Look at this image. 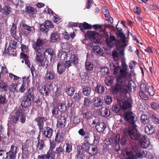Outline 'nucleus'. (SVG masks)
<instances>
[{
	"instance_id": "obj_36",
	"label": "nucleus",
	"mask_w": 159,
	"mask_h": 159,
	"mask_svg": "<svg viewBox=\"0 0 159 159\" xmlns=\"http://www.w3.org/2000/svg\"><path fill=\"white\" fill-rule=\"evenodd\" d=\"M111 69L114 72V74H117L120 68L119 66H116L113 63H111L110 64Z\"/></svg>"
},
{
	"instance_id": "obj_61",
	"label": "nucleus",
	"mask_w": 159,
	"mask_h": 159,
	"mask_svg": "<svg viewBox=\"0 0 159 159\" xmlns=\"http://www.w3.org/2000/svg\"><path fill=\"white\" fill-rule=\"evenodd\" d=\"M17 85H15L13 84H11L9 87V90L11 92H15V91H18V90L17 89Z\"/></svg>"
},
{
	"instance_id": "obj_24",
	"label": "nucleus",
	"mask_w": 159,
	"mask_h": 159,
	"mask_svg": "<svg viewBox=\"0 0 159 159\" xmlns=\"http://www.w3.org/2000/svg\"><path fill=\"white\" fill-rule=\"evenodd\" d=\"M94 90L95 92L97 93L102 94L105 92V89L103 86L98 84L95 87Z\"/></svg>"
},
{
	"instance_id": "obj_19",
	"label": "nucleus",
	"mask_w": 159,
	"mask_h": 159,
	"mask_svg": "<svg viewBox=\"0 0 159 159\" xmlns=\"http://www.w3.org/2000/svg\"><path fill=\"white\" fill-rule=\"evenodd\" d=\"M93 106L96 107H98L102 106L103 103L102 99L101 98L98 97L93 98Z\"/></svg>"
},
{
	"instance_id": "obj_52",
	"label": "nucleus",
	"mask_w": 159,
	"mask_h": 159,
	"mask_svg": "<svg viewBox=\"0 0 159 159\" xmlns=\"http://www.w3.org/2000/svg\"><path fill=\"white\" fill-rule=\"evenodd\" d=\"M70 60L71 61H72V63L74 64H76L78 62V59L77 56L74 54L71 55Z\"/></svg>"
},
{
	"instance_id": "obj_39",
	"label": "nucleus",
	"mask_w": 159,
	"mask_h": 159,
	"mask_svg": "<svg viewBox=\"0 0 159 159\" xmlns=\"http://www.w3.org/2000/svg\"><path fill=\"white\" fill-rule=\"evenodd\" d=\"M64 148L62 147L59 146V147L56 148L55 153H56L57 156H60L61 154L64 155Z\"/></svg>"
},
{
	"instance_id": "obj_11",
	"label": "nucleus",
	"mask_w": 159,
	"mask_h": 159,
	"mask_svg": "<svg viewBox=\"0 0 159 159\" xmlns=\"http://www.w3.org/2000/svg\"><path fill=\"white\" fill-rule=\"evenodd\" d=\"M46 72L45 74V78L48 80H52L55 77V73L52 68H46Z\"/></svg>"
},
{
	"instance_id": "obj_44",
	"label": "nucleus",
	"mask_w": 159,
	"mask_h": 159,
	"mask_svg": "<svg viewBox=\"0 0 159 159\" xmlns=\"http://www.w3.org/2000/svg\"><path fill=\"white\" fill-rule=\"evenodd\" d=\"M2 10L3 13L5 15H8L11 13V9L10 6H7L4 7Z\"/></svg>"
},
{
	"instance_id": "obj_35",
	"label": "nucleus",
	"mask_w": 159,
	"mask_h": 159,
	"mask_svg": "<svg viewBox=\"0 0 159 159\" xmlns=\"http://www.w3.org/2000/svg\"><path fill=\"white\" fill-rule=\"evenodd\" d=\"M67 94L69 96L72 95L74 93L75 90L73 87H67L65 89Z\"/></svg>"
},
{
	"instance_id": "obj_49",
	"label": "nucleus",
	"mask_w": 159,
	"mask_h": 159,
	"mask_svg": "<svg viewBox=\"0 0 159 159\" xmlns=\"http://www.w3.org/2000/svg\"><path fill=\"white\" fill-rule=\"evenodd\" d=\"M7 89L6 84L2 80H0V90L2 91H6L7 90Z\"/></svg>"
},
{
	"instance_id": "obj_34",
	"label": "nucleus",
	"mask_w": 159,
	"mask_h": 159,
	"mask_svg": "<svg viewBox=\"0 0 159 159\" xmlns=\"http://www.w3.org/2000/svg\"><path fill=\"white\" fill-rule=\"evenodd\" d=\"M30 136L31 137V138L34 139H38L39 136H40L39 133L36 132L35 130H33L31 131L29 133Z\"/></svg>"
},
{
	"instance_id": "obj_60",
	"label": "nucleus",
	"mask_w": 159,
	"mask_h": 159,
	"mask_svg": "<svg viewBox=\"0 0 159 159\" xmlns=\"http://www.w3.org/2000/svg\"><path fill=\"white\" fill-rule=\"evenodd\" d=\"M105 103L107 104H110L112 102L111 97L109 96H106L104 98Z\"/></svg>"
},
{
	"instance_id": "obj_4",
	"label": "nucleus",
	"mask_w": 159,
	"mask_h": 159,
	"mask_svg": "<svg viewBox=\"0 0 159 159\" xmlns=\"http://www.w3.org/2000/svg\"><path fill=\"white\" fill-rule=\"evenodd\" d=\"M130 87L127 85L125 81H123L120 77H116V83L115 84L111 87L112 93L116 94L118 93H122L126 94L129 89Z\"/></svg>"
},
{
	"instance_id": "obj_22",
	"label": "nucleus",
	"mask_w": 159,
	"mask_h": 159,
	"mask_svg": "<svg viewBox=\"0 0 159 159\" xmlns=\"http://www.w3.org/2000/svg\"><path fill=\"white\" fill-rule=\"evenodd\" d=\"M96 127L99 132H102L106 128V125L105 123L102 122L97 123Z\"/></svg>"
},
{
	"instance_id": "obj_16",
	"label": "nucleus",
	"mask_w": 159,
	"mask_h": 159,
	"mask_svg": "<svg viewBox=\"0 0 159 159\" xmlns=\"http://www.w3.org/2000/svg\"><path fill=\"white\" fill-rule=\"evenodd\" d=\"M87 34L90 39H93L95 43H98L99 42L98 34V33L94 31H89L87 32Z\"/></svg>"
},
{
	"instance_id": "obj_21",
	"label": "nucleus",
	"mask_w": 159,
	"mask_h": 159,
	"mask_svg": "<svg viewBox=\"0 0 159 159\" xmlns=\"http://www.w3.org/2000/svg\"><path fill=\"white\" fill-rule=\"evenodd\" d=\"M66 120L65 117L61 116L60 118L58 117L57 125L60 128H63L66 125Z\"/></svg>"
},
{
	"instance_id": "obj_28",
	"label": "nucleus",
	"mask_w": 159,
	"mask_h": 159,
	"mask_svg": "<svg viewBox=\"0 0 159 159\" xmlns=\"http://www.w3.org/2000/svg\"><path fill=\"white\" fill-rule=\"evenodd\" d=\"M46 121V119L44 117H39L38 118L37 120L38 125L40 130L43 129V122H45Z\"/></svg>"
},
{
	"instance_id": "obj_3",
	"label": "nucleus",
	"mask_w": 159,
	"mask_h": 159,
	"mask_svg": "<svg viewBox=\"0 0 159 159\" xmlns=\"http://www.w3.org/2000/svg\"><path fill=\"white\" fill-rule=\"evenodd\" d=\"M119 36L122 39V43H120L117 46V51L114 50L112 52V55L115 61L119 60L120 58L124 56V48L126 46L125 44L127 42L125 35L124 34L121 30L119 31Z\"/></svg>"
},
{
	"instance_id": "obj_43",
	"label": "nucleus",
	"mask_w": 159,
	"mask_h": 159,
	"mask_svg": "<svg viewBox=\"0 0 159 159\" xmlns=\"http://www.w3.org/2000/svg\"><path fill=\"white\" fill-rule=\"evenodd\" d=\"M91 88L90 87H86L83 89V92L84 94L86 96H89L90 94Z\"/></svg>"
},
{
	"instance_id": "obj_6",
	"label": "nucleus",
	"mask_w": 159,
	"mask_h": 159,
	"mask_svg": "<svg viewBox=\"0 0 159 159\" xmlns=\"http://www.w3.org/2000/svg\"><path fill=\"white\" fill-rule=\"evenodd\" d=\"M57 140H49L50 148L47 154L39 155L37 159H54L55 152L53 151L56 146V143Z\"/></svg>"
},
{
	"instance_id": "obj_1",
	"label": "nucleus",
	"mask_w": 159,
	"mask_h": 159,
	"mask_svg": "<svg viewBox=\"0 0 159 159\" xmlns=\"http://www.w3.org/2000/svg\"><path fill=\"white\" fill-rule=\"evenodd\" d=\"M134 116V113L130 111L125 112L124 114V119L130 123L129 127L124 130L125 135L131 139H146V135L140 134L138 132L136 125L135 124Z\"/></svg>"
},
{
	"instance_id": "obj_9",
	"label": "nucleus",
	"mask_w": 159,
	"mask_h": 159,
	"mask_svg": "<svg viewBox=\"0 0 159 159\" xmlns=\"http://www.w3.org/2000/svg\"><path fill=\"white\" fill-rule=\"evenodd\" d=\"M127 71L128 70H125L124 69H120V75L117 77H120L122 80V78H123L125 80L124 81H125L126 83H127V81H128L131 76V74L129 73Z\"/></svg>"
},
{
	"instance_id": "obj_45",
	"label": "nucleus",
	"mask_w": 159,
	"mask_h": 159,
	"mask_svg": "<svg viewBox=\"0 0 159 159\" xmlns=\"http://www.w3.org/2000/svg\"><path fill=\"white\" fill-rule=\"evenodd\" d=\"M17 46V42L14 40H11L10 41L8 48H11V50L12 48L16 49Z\"/></svg>"
},
{
	"instance_id": "obj_27",
	"label": "nucleus",
	"mask_w": 159,
	"mask_h": 159,
	"mask_svg": "<svg viewBox=\"0 0 159 159\" xmlns=\"http://www.w3.org/2000/svg\"><path fill=\"white\" fill-rule=\"evenodd\" d=\"M60 39V37L59 34L57 33H54L51 35V40L52 42L55 43L59 41Z\"/></svg>"
},
{
	"instance_id": "obj_55",
	"label": "nucleus",
	"mask_w": 159,
	"mask_h": 159,
	"mask_svg": "<svg viewBox=\"0 0 159 159\" xmlns=\"http://www.w3.org/2000/svg\"><path fill=\"white\" fill-rule=\"evenodd\" d=\"M151 107L152 109L155 111H157L159 109V103L155 102H152L151 104Z\"/></svg>"
},
{
	"instance_id": "obj_54",
	"label": "nucleus",
	"mask_w": 159,
	"mask_h": 159,
	"mask_svg": "<svg viewBox=\"0 0 159 159\" xmlns=\"http://www.w3.org/2000/svg\"><path fill=\"white\" fill-rule=\"evenodd\" d=\"M52 130L49 128V129H48L47 131H45L44 134L46 137L51 138L52 135Z\"/></svg>"
},
{
	"instance_id": "obj_53",
	"label": "nucleus",
	"mask_w": 159,
	"mask_h": 159,
	"mask_svg": "<svg viewBox=\"0 0 159 159\" xmlns=\"http://www.w3.org/2000/svg\"><path fill=\"white\" fill-rule=\"evenodd\" d=\"M68 52H59V55L60 56V60H64L66 59Z\"/></svg>"
},
{
	"instance_id": "obj_51",
	"label": "nucleus",
	"mask_w": 159,
	"mask_h": 159,
	"mask_svg": "<svg viewBox=\"0 0 159 159\" xmlns=\"http://www.w3.org/2000/svg\"><path fill=\"white\" fill-rule=\"evenodd\" d=\"M81 98V92L75 93L73 97V99L77 102H79Z\"/></svg>"
},
{
	"instance_id": "obj_20",
	"label": "nucleus",
	"mask_w": 159,
	"mask_h": 159,
	"mask_svg": "<svg viewBox=\"0 0 159 159\" xmlns=\"http://www.w3.org/2000/svg\"><path fill=\"white\" fill-rule=\"evenodd\" d=\"M145 130L147 134L150 135L155 132V129L153 125L149 124L145 127Z\"/></svg>"
},
{
	"instance_id": "obj_41",
	"label": "nucleus",
	"mask_w": 159,
	"mask_h": 159,
	"mask_svg": "<svg viewBox=\"0 0 159 159\" xmlns=\"http://www.w3.org/2000/svg\"><path fill=\"white\" fill-rule=\"evenodd\" d=\"M20 111V115L19 116V118H20V120L22 123H24L25 122L26 120V115L22 112L21 110H19Z\"/></svg>"
},
{
	"instance_id": "obj_12",
	"label": "nucleus",
	"mask_w": 159,
	"mask_h": 159,
	"mask_svg": "<svg viewBox=\"0 0 159 159\" xmlns=\"http://www.w3.org/2000/svg\"><path fill=\"white\" fill-rule=\"evenodd\" d=\"M119 104L121 108L124 110L130 108L132 106V103L129 99L124 101H120Z\"/></svg>"
},
{
	"instance_id": "obj_58",
	"label": "nucleus",
	"mask_w": 159,
	"mask_h": 159,
	"mask_svg": "<svg viewBox=\"0 0 159 159\" xmlns=\"http://www.w3.org/2000/svg\"><path fill=\"white\" fill-rule=\"evenodd\" d=\"M7 159H15L16 155L9 151L6 152Z\"/></svg>"
},
{
	"instance_id": "obj_33",
	"label": "nucleus",
	"mask_w": 159,
	"mask_h": 159,
	"mask_svg": "<svg viewBox=\"0 0 159 159\" xmlns=\"http://www.w3.org/2000/svg\"><path fill=\"white\" fill-rule=\"evenodd\" d=\"M90 157H87L85 156L83 153L78 151L76 156L75 159H88Z\"/></svg>"
},
{
	"instance_id": "obj_48",
	"label": "nucleus",
	"mask_w": 159,
	"mask_h": 159,
	"mask_svg": "<svg viewBox=\"0 0 159 159\" xmlns=\"http://www.w3.org/2000/svg\"><path fill=\"white\" fill-rule=\"evenodd\" d=\"M85 66L86 69L88 71H90L93 70V66L90 62L86 61Z\"/></svg>"
},
{
	"instance_id": "obj_5",
	"label": "nucleus",
	"mask_w": 159,
	"mask_h": 159,
	"mask_svg": "<svg viewBox=\"0 0 159 159\" xmlns=\"http://www.w3.org/2000/svg\"><path fill=\"white\" fill-rule=\"evenodd\" d=\"M129 143L131 144V148L133 152H135L136 158H143L146 157L147 155V152L146 150L142 149L140 145L138 143V141L137 143V141L138 140H130Z\"/></svg>"
},
{
	"instance_id": "obj_42",
	"label": "nucleus",
	"mask_w": 159,
	"mask_h": 159,
	"mask_svg": "<svg viewBox=\"0 0 159 159\" xmlns=\"http://www.w3.org/2000/svg\"><path fill=\"white\" fill-rule=\"evenodd\" d=\"M34 88H31L29 89L28 90V92L27 94L26 93L25 95L29 97L34 99Z\"/></svg>"
},
{
	"instance_id": "obj_56",
	"label": "nucleus",
	"mask_w": 159,
	"mask_h": 159,
	"mask_svg": "<svg viewBox=\"0 0 159 159\" xmlns=\"http://www.w3.org/2000/svg\"><path fill=\"white\" fill-rule=\"evenodd\" d=\"M18 149V147L12 145L11 146L10 149L9 151L16 155L17 153Z\"/></svg>"
},
{
	"instance_id": "obj_46",
	"label": "nucleus",
	"mask_w": 159,
	"mask_h": 159,
	"mask_svg": "<svg viewBox=\"0 0 159 159\" xmlns=\"http://www.w3.org/2000/svg\"><path fill=\"white\" fill-rule=\"evenodd\" d=\"M78 133L81 136H84V139L89 138L90 134L88 133H86L83 129H80Z\"/></svg>"
},
{
	"instance_id": "obj_14",
	"label": "nucleus",
	"mask_w": 159,
	"mask_h": 159,
	"mask_svg": "<svg viewBox=\"0 0 159 159\" xmlns=\"http://www.w3.org/2000/svg\"><path fill=\"white\" fill-rule=\"evenodd\" d=\"M23 31L25 34H31L34 32V28L33 26H30L26 24H23Z\"/></svg>"
},
{
	"instance_id": "obj_40",
	"label": "nucleus",
	"mask_w": 159,
	"mask_h": 159,
	"mask_svg": "<svg viewBox=\"0 0 159 159\" xmlns=\"http://www.w3.org/2000/svg\"><path fill=\"white\" fill-rule=\"evenodd\" d=\"M93 102V101L91 98L88 97H85L84 98V105L86 107L89 106Z\"/></svg>"
},
{
	"instance_id": "obj_13",
	"label": "nucleus",
	"mask_w": 159,
	"mask_h": 159,
	"mask_svg": "<svg viewBox=\"0 0 159 159\" xmlns=\"http://www.w3.org/2000/svg\"><path fill=\"white\" fill-rule=\"evenodd\" d=\"M16 26L15 24H13L10 30L11 35L16 39H18L21 37L20 33L19 32H16Z\"/></svg>"
},
{
	"instance_id": "obj_23",
	"label": "nucleus",
	"mask_w": 159,
	"mask_h": 159,
	"mask_svg": "<svg viewBox=\"0 0 159 159\" xmlns=\"http://www.w3.org/2000/svg\"><path fill=\"white\" fill-rule=\"evenodd\" d=\"M39 92L43 95H44L46 96L48 95L50 92V89L48 88L46 89L45 86H42L40 87L39 88Z\"/></svg>"
},
{
	"instance_id": "obj_30",
	"label": "nucleus",
	"mask_w": 159,
	"mask_h": 159,
	"mask_svg": "<svg viewBox=\"0 0 159 159\" xmlns=\"http://www.w3.org/2000/svg\"><path fill=\"white\" fill-rule=\"evenodd\" d=\"M149 117L148 116L144 114H143L141 116V122L143 124H147L149 122Z\"/></svg>"
},
{
	"instance_id": "obj_32",
	"label": "nucleus",
	"mask_w": 159,
	"mask_h": 159,
	"mask_svg": "<svg viewBox=\"0 0 159 159\" xmlns=\"http://www.w3.org/2000/svg\"><path fill=\"white\" fill-rule=\"evenodd\" d=\"M90 145L87 142L84 143L81 146V149H80L79 152H81L83 153L84 152H88V149L89 148Z\"/></svg>"
},
{
	"instance_id": "obj_57",
	"label": "nucleus",
	"mask_w": 159,
	"mask_h": 159,
	"mask_svg": "<svg viewBox=\"0 0 159 159\" xmlns=\"http://www.w3.org/2000/svg\"><path fill=\"white\" fill-rule=\"evenodd\" d=\"M28 84L23 82L22 85L19 89V91L21 93H24L28 87Z\"/></svg>"
},
{
	"instance_id": "obj_31",
	"label": "nucleus",
	"mask_w": 159,
	"mask_h": 159,
	"mask_svg": "<svg viewBox=\"0 0 159 159\" xmlns=\"http://www.w3.org/2000/svg\"><path fill=\"white\" fill-rule=\"evenodd\" d=\"M59 110L61 112H64L66 110V106L64 103L59 102L57 104V106Z\"/></svg>"
},
{
	"instance_id": "obj_37",
	"label": "nucleus",
	"mask_w": 159,
	"mask_h": 159,
	"mask_svg": "<svg viewBox=\"0 0 159 159\" xmlns=\"http://www.w3.org/2000/svg\"><path fill=\"white\" fill-rule=\"evenodd\" d=\"M44 141L43 140H38L36 148H38L39 150H41L44 147Z\"/></svg>"
},
{
	"instance_id": "obj_64",
	"label": "nucleus",
	"mask_w": 159,
	"mask_h": 159,
	"mask_svg": "<svg viewBox=\"0 0 159 159\" xmlns=\"http://www.w3.org/2000/svg\"><path fill=\"white\" fill-rule=\"evenodd\" d=\"M151 117L152 121L155 124H159V119L155 114L152 115Z\"/></svg>"
},
{
	"instance_id": "obj_63",
	"label": "nucleus",
	"mask_w": 159,
	"mask_h": 159,
	"mask_svg": "<svg viewBox=\"0 0 159 159\" xmlns=\"http://www.w3.org/2000/svg\"><path fill=\"white\" fill-rule=\"evenodd\" d=\"M47 28H53L54 27V25L52 24V22L50 20L46 21L44 23Z\"/></svg>"
},
{
	"instance_id": "obj_26",
	"label": "nucleus",
	"mask_w": 159,
	"mask_h": 159,
	"mask_svg": "<svg viewBox=\"0 0 159 159\" xmlns=\"http://www.w3.org/2000/svg\"><path fill=\"white\" fill-rule=\"evenodd\" d=\"M110 111L106 107L101 108L100 109V115L103 116H108L109 115Z\"/></svg>"
},
{
	"instance_id": "obj_38",
	"label": "nucleus",
	"mask_w": 159,
	"mask_h": 159,
	"mask_svg": "<svg viewBox=\"0 0 159 159\" xmlns=\"http://www.w3.org/2000/svg\"><path fill=\"white\" fill-rule=\"evenodd\" d=\"M125 157L127 159H137L135 156L133 155L132 152L126 151L125 152Z\"/></svg>"
},
{
	"instance_id": "obj_15",
	"label": "nucleus",
	"mask_w": 159,
	"mask_h": 159,
	"mask_svg": "<svg viewBox=\"0 0 159 159\" xmlns=\"http://www.w3.org/2000/svg\"><path fill=\"white\" fill-rule=\"evenodd\" d=\"M20 113L19 110H17L15 114L11 113L9 117L10 121L16 124V122L19 121V116L20 115Z\"/></svg>"
},
{
	"instance_id": "obj_47",
	"label": "nucleus",
	"mask_w": 159,
	"mask_h": 159,
	"mask_svg": "<svg viewBox=\"0 0 159 159\" xmlns=\"http://www.w3.org/2000/svg\"><path fill=\"white\" fill-rule=\"evenodd\" d=\"M95 52H96L98 54L101 55L102 54L103 50L101 48L98 46H94L93 48Z\"/></svg>"
},
{
	"instance_id": "obj_17",
	"label": "nucleus",
	"mask_w": 159,
	"mask_h": 159,
	"mask_svg": "<svg viewBox=\"0 0 159 159\" xmlns=\"http://www.w3.org/2000/svg\"><path fill=\"white\" fill-rule=\"evenodd\" d=\"M89 148L88 153L91 155L89 157L92 156L93 158L94 159V157L92 155H95L98 153V150L97 146L92 144L90 145Z\"/></svg>"
},
{
	"instance_id": "obj_25",
	"label": "nucleus",
	"mask_w": 159,
	"mask_h": 159,
	"mask_svg": "<svg viewBox=\"0 0 159 159\" xmlns=\"http://www.w3.org/2000/svg\"><path fill=\"white\" fill-rule=\"evenodd\" d=\"M62 51L67 52H69L70 49V45L69 43L65 42L61 44Z\"/></svg>"
},
{
	"instance_id": "obj_2",
	"label": "nucleus",
	"mask_w": 159,
	"mask_h": 159,
	"mask_svg": "<svg viewBox=\"0 0 159 159\" xmlns=\"http://www.w3.org/2000/svg\"><path fill=\"white\" fill-rule=\"evenodd\" d=\"M45 43L44 40L39 38L36 41H34L32 45L35 54V60L38 62H39L41 66L46 67L48 62L43 60V55L41 53L43 51V47L45 45Z\"/></svg>"
},
{
	"instance_id": "obj_59",
	"label": "nucleus",
	"mask_w": 159,
	"mask_h": 159,
	"mask_svg": "<svg viewBox=\"0 0 159 159\" xmlns=\"http://www.w3.org/2000/svg\"><path fill=\"white\" fill-rule=\"evenodd\" d=\"M7 102V100L5 96L2 95H0V104L4 105Z\"/></svg>"
},
{
	"instance_id": "obj_8",
	"label": "nucleus",
	"mask_w": 159,
	"mask_h": 159,
	"mask_svg": "<svg viewBox=\"0 0 159 159\" xmlns=\"http://www.w3.org/2000/svg\"><path fill=\"white\" fill-rule=\"evenodd\" d=\"M44 55L46 59H50L51 61H53L56 57L55 53L53 50L50 48L45 50L44 52Z\"/></svg>"
},
{
	"instance_id": "obj_18",
	"label": "nucleus",
	"mask_w": 159,
	"mask_h": 159,
	"mask_svg": "<svg viewBox=\"0 0 159 159\" xmlns=\"http://www.w3.org/2000/svg\"><path fill=\"white\" fill-rule=\"evenodd\" d=\"M64 63L61 62L57 65V72L59 74H62L66 70V66Z\"/></svg>"
},
{
	"instance_id": "obj_62",
	"label": "nucleus",
	"mask_w": 159,
	"mask_h": 159,
	"mask_svg": "<svg viewBox=\"0 0 159 159\" xmlns=\"http://www.w3.org/2000/svg\"><path fill=\"white\" fill-rule=\"evenodd\" d=\"M26 11L29 14H34L35 11L34 8L28 6L26 8Z\"/></svg>"
},
{
	"instance_id": "obj_50",
	"label": "nucleus",
	"mask_w": 159,
	"mask_h": 159,
	"mask_svg": "<svg viewBox=\"0 0 159 159\" xmlns=\"http://www.w3.org/2000/svg\"><path fill=\"white\" fill-rule=\"evenodd\" d=\"M101 73L102 75H105L110 73L108 68L105 67H102L101 68Z\"/></svg>"
},
{
	"instance_id": "obj_10",
	"label": "nucleus",
	"mask_w": 159,
	"mask_h": 159,
	"mask_svg": "<svg viewBox=\"0 0 159 159\" xmlns=\"http://www.w3.org/2000/svg\"><path fill=\"white\" fill-rule=\"evenodd\" d=\"M140 88L141 91H144L145 92L148 91L149 94L151 96H153L155 93L154 88L152 85H146L144 84H141Z\"/></svg>"
},
{
	"instance_id": "obj_29",
	"label": "nucleus",
	"mask_w": 159,
	"mask_h": 159,
	"mask_svg": "<svg viewBox=\"0 0 159 159\" xmlns=\"http://www.w3.org/2000/svg\"><path fill=\"white\" fill-rule=\"evenodd\" d=\"M141 147L143 148H147L150 145L149 140H140Z\"/></svg>"
},
{
	"instance_id": "obj_7",
	"label": "nucleus",
	"mask_w": 159,
	"mask_h": 159,
	"mask_svg": "<svg viewBox=\"0 0 159 159\" xmlns=\"http://www.w3.org/2000/svg\"><path fill=\"white\" fill-rule=\"evenodd\" d=\"M34 101V99L29 97L28 96L24 95L23 99L21 103V106L23 108H28L29 107Z\"/></svg>"
}]
</instances>
